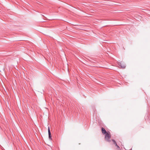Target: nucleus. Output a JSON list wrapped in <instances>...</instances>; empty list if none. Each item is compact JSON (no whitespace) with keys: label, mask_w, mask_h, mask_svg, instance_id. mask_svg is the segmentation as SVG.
Instances as JSON below:
<instances>
[{"label":"nucleus","mask_w":150,"mask_h":150,"mask_svg":"<svg viewBox=\"0 0 150 150\" xmlns=\"http://www.w3.org/2000/svg\"><path fill=\"white\" fill-rule=\"evenodd\" d=\"M105 134V140L107 142H110V139L111 138V135L110 132H108Z\"/></svg>","instance_id":"1"},{"label":"nucleus","mask_w":150,"mask_h":150,"mask_svg":"<svg viewBox=\"0 0 150 150\" xmlns=\"http://www.w3.org/2000/svg\"><path fill=\"white\" fill-rule=\"evenodd\" d=\"M118 65L119 67L122 68H125L126 66L125 64L122 62H118Z\"/></svg>","instance_id":"2"},{"label":"nucleus","mask_w":150,"mask_h":150,"mask_svg":"<svg viewBox=\"0 0 150 150\" xmlns=\"http://www.w3.org/2000/svg\"><path fill=\"white\" fill-rule=\"evenodd\" d=\"M48 132L49 138L51 140L52 139V136L51 135V134L50 131V130L49 127H48Z\"/></svg>","instance_id":"3"},{"label":"nucleus","mask_w":150,"mask_h":150,"mask_svg":"<svg viewBox=\"0 0 150 150\" xmlns=\"http://www.w3.org/2000/svg\"><path fill=\"white\" fill-rule=\"evenodd\" d=\"M102 132L103 134H105L107 132L105 130V129L103 127L101 128Z\"/></svg>","instance_id":"4"},{"label":"nucleus","mask_w":150,"mask_h":150,"mask_svg":"<svg viewBox=\"0 0 150 150\" xmlns=\"http://www.w3.org/2000/svg\"><path fill=\"white\" fill-rule=\"evenodd\" d=\"M117 147V149L118 150H120V147L117 145V146H116Z\"/></svg>","instance_id":"5"},{"label":"nucleus","mask_w":150,"mask_h":150,"mask_svg":"<svg viewBox=\"0 0 150 150\" xmlns=\"http://www.w3.org/2000/svg\"><path fill=\"white\" fill-rule=\"evenodd\" d=\"M112 141H113L114 144H115V142H116L115 140L113 139H112Z\"/></svg>","instance_id":"6"},{"label":"nucleus","mask_w":150,"mask_h":150,"mask_svg":"<svg viewBox=\"0 0 150 150\" xmlns=\"http://www.w3.org/2000/svg\"><path fill=\"white\" fill-rule=\"evenodd\" d=\"M115 145L116 146H117V145L116 142H115Z\"/></svg>","instance_id":"7"}]
</instances>
